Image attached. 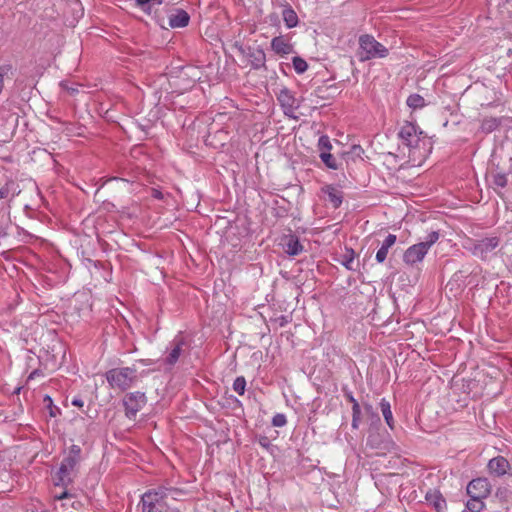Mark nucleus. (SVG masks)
I'll list each match as a JSON object with an SVG mask.
<instances>
[{"instance_id":"nucleus-1","label":"nucleus","mask_w":512,"mask_h":512,"mask_svg":"<svg viewBox=\"0 0 512 512\" xmlns=\"http://www.w3.org/2000/svg\"><path fill=\"white\" fill-rule=\"evenodd\" d=\"M82 449L79 445H71L65 454L58 471L53 478L54 485L61 488L60 492L55 491L53 498L55 500H64L72 498L68 486L72 485L78 473V465L82 460Z\"/></svg>"},{"instance_id":"nucleus-42","label":"nucleus","mask_w":512,"mask_h":512,"mask_svg":"<svg viewBox=\"0 0 512 512\" xmlns=\"http://www.w3.org/2000/svg\"><path fill=\"white\" fill-rule=\"evenodd\" d=\"M72 405L82 408L84 406V401L81 397H74L71 401Z\"/></svg>"},{"instance_id":"nucleus-17","label":"nucleus","mask_w":512,"mask_h":512,"mask_svg":"<svg viewBox=\"0 0 512 512\" xmlns=\"http://www.w3.org/2000/svg\"><path fill=\"white\" fill-rule=\"evenodd\" d=\"M425 500L433 506L437 512L446 510V500L438 490H429L425 495Z\"/></svg>"},{"instance_id":"nucleus-38","label":"nucleus","mask_w":512,"mask_h":512,"mask_svg":"<svg viewBox=\"0 0 512 512\" xmlns=\"http://www.w3.org/2000/svg\"><path fill=\"white\" fill-rule=\"evenodd\" d=\"M342 392L344 394V397L352 404V406H359L358 401L355 399L352 391L349 390L347 386L342 387Z\"/></svg>"},{"instance_id":"nucleus-25","label":"nucleus","mask_w":512,"mask_h":512,"mask_svg":"<svg viewBox=\"0 0 512 512\" xmlns=\"http://www.w3.org/2000/svg\"><path fill=\"white\" fill-rule=\"evenodd\" d=\"M406 104L414 110L421 109L426 106L425 99L417 93L409 95L406 100Z\"/></svg>"},{"instance_id":"nucleus-15","label":"nucleus","mask_w":512,"mask_h":512,"mask_svg":"<svg viewBox=\"0 0 512 512\" xmlns=\"http://www.w3.org/2000/svg\"><path fill=\"white\" fill-rule=\"evenodd\" d=\"M271 49L281 57L294 52L293 45L284 36H276L272 38Z\"/></svg>"},{"instance_id":"nucleus-22","label":"nucleus","mask_w":512,"mask_h":512,"mask_svg":"<svg viewBox=\"0 0 512 512\" xmlns=\"http://www.w3.org/2000/svg\"><path fill=\"white\" fill-rule=\"evenodd\" d=\"M282 18L287 28H294L298 25L299 19L296 12L289 5L282 11Z\"/></svg>"},{"instance_id":"nucleus-29","label":"nucleus","mask_w":512,"mask_h":512,"mask_svg":"<svg viewBox=\"0 0 512 512\" xmlns=\"http://www.w3.org/2000/svg\"><path fill=\"white\" fill-rule=\"evenodd\" d=\"M319 157H320L321 161L329 169H332V170L338 169L337 161H336L335 157L330 152H326V151L320 152Z\"/></svg>"},{"instance_id":"nucleus-41","label":"nucleus","mask_w":512,"mask_h":512,"mask_svg":"<svg viewBox=\"0 0 512 512\" xmlns=\"http://www.w3.org/2000/svg\"><path fill=\"white\" fill-rule=\"evenodd\" d=\"M363 152V149L360 145H353L351 147V151L350 153L356 155V156H360V154Z\"/></svg>"},{"instance_id":"nucleus-30","label":"nucleus","mask_w":512,"mask_h":512,"mask_svg":"<svg viewBox=\"0 0 512 512\" xmlns=\"http://www.w3.org/2000/svg\"><path fill=\"white\" fill-rule=\"evenodd\" d=\"M335 90H336V88L333 85L319 86L315 90V95L322 100H327L329 98L334 97V95L332 93H329V91L334 92Z\"/></svg>"},{"instance_id":"nucleus-13","label":"nucleus","mask_w":512,"mask_h":512,"mask_svg":"<svg viewBox=\"0 0 512 512\" xmlns=\"http://www.w3.org/2000/svg\"><path fill=\"white\" fill-rule=\"evenodd\" d=\"M487 469L490 475L501 477L510 471L511 466L505 457L497 456L489 460Z\"/></svg>"},{"instance_id":"nucleus-36","label":"nucleus","mask_w":512,"mask_h":512,"mask_svg":"<svg viewBox=\"0 0 512 512\" xmlns=\"http://www.w3.org/2000/svg\"><path fill=\"white\" fill-rule=\"evenodd\" d=\"M318 148H319L320 152H323V151L329 152L332 149V144L327 135L320 136V138L318 140Z\"/></svg>"},{"instance_id":"nucleus-34","label":"nucleus","mask_w":512,"mask_h":512,"mask_svg":"<svg viewBox=\"0 0 512 512\" xmlns=\"http://www.w3.org/2000/svg\"><path fill=\"white\" fill-rule=\"evenodd\" d=\"M246 379L243 376H238L233 382V390L239 395L245 393Z\"/></svg>"},{"instance_id":"nucleus-4","label":"nucleus","mask_w":512,"mask_h":512,"mask_svg":"<svg viewBox=\"0 0 512 512\" xmlns=\"http://www.w3.org/2000/svg\"><path fill=\"white\" fill-rule=\"evenodd\" d=\"M136 373L132 367L113 368L105 373V378L111 388L126 391L136 380Z\"/></svg>"},{"instance_id":"nucleus-2","label":"nucleus","mask_w":512,"mask_h":512,"mask_svg":"<svg viewBox=\"0 0 512 512\" xmlns=\"http://www.w3.org/2000/svg\"><path fill=\"white\" fill-rule=\"evenodd\" d=\"M438 231L430 232L424 241L416 243L408 247L403 254V262L408 266H414L422 262L427 255L429 249L439 240Z\"/></svg>"},{"instance_id":"nucleus-48","label":"nucleus","mask_w":512,"mask_h":512,"mask_svg":"<svg viewBox=\"0 0 512 512\" xmlns=\"http://www.w3.org/2000/svg\"><path fill=\"white\" fill-rule=\"evenodd\" d=\"M493 512H500V511H499V508H496V507H495V509L493 510Z\"/></svg>"},{"instance_id":"nucleus-5","label":"nucleus","mask_w":512,"mask_h":512,"mask_svg":"<svg viewBox=\"0 0 512 512\" xmlns=\"http://www.w3.org/2000/svg\"><path fill=\"white\" fill-rule=\"evenodd\" d=\"M501 242L500 237L491 236L478 240H471V246L468 248L471 254L482 261H487L494 255L495 250L499 247Z\"/></svg>"},{"instance_id":"nucleus-35","label":"nucleus","mask_w":512,"mask_h":512,"mask_svg":"<svg viewBox=\"0 0 512 512\" xmlns=\"http://www.w3.org/2000/svg\"><path fill=\"white\" fill-rule=\"evenodd\" d=\"M361 421V408L359 406H352V422L351 426L353 429H358Z\"/></svg>"},{"instance_id":"nucleus-20","label":"nucleus","mask_w":512,"mask_h":512,"mask_svg":"<svg viewBox=\"0 0 512 512\" xmlns=\"http://www.w3.org/2000/svg\"><path fill=\"white\" fill-rule=\"evenodd\" d=\"M355 252L352 248L345 247L344 253L341 254L339 262L347 270L356 271L359 267V263H355Z\"/></svg>"},{"instance_id":"nucleus-7","label":"nucleus","mask_w":512,"mask_h":512,"mask_svg":"<svg viewBox=\"0 0 512 512\" xmlns=\"http://www.w3.org/2000/svg\"><path fill=\"white\" fill-rule=\"evenodd\" d=\"M122 403L125 410V416L130 420H134L137 413L147 404V397L144 392H129L125 394Z\"/></svg>"},{"instance_id":"nucleus-40","label":"nucleus","mask_w":512,"mask_h":512,"mask_svg":"<svg viewBox=\"0 0 512 512\" xmlns=\"http://www.w3.org/2000/svg\"><path fill=\"white\" fill-rule=\"evenodd\" d=\"M12 69L11 65H2L0 66V92L3 89L4 76L7 75Z\"/></svg>"},{"instance_id":"nucleus-27","label":"nucleus","mask_w":512,"mask_h":512,"mask_svg":"<svg viewBox=\"0 0 512 512\" xmlns=\"http://www.w3.org/2000/svg\"><path fill=\"white\" fill-rule=\"evenodd\" d=\"M484 499L485 498L470 497L466 503V508L469 512H481L485 507Z\"/></svg>"},{"instance_id":"nucleus-18","label":"nucleus","mask_w":512,"mask_h":512,"mask_svg":"<svg viewBox=\"0 0 512 512\" xmlns=\"http://www.w3.org/2000/svg\"><path fill=\"white\" fill-rule=\"evenodd\" d=\"M190 16L183 9H177L169 16V26L172 28H183L189 24Z\"/></svg>"},{"instance_id":"nucleus-23","label":"nucleus","mask_w":512,"mask_h":512,"mask_svg":"<svg viewBox=\"0 0 512 512\" xmlns=\"http://www.w3.org/2000/svg\"><path fill=\"white\" fill-rule=\"evenodd\" d=\"M380 409H381V412H382L383 417L385 419V422L387 423L389 428L391 430H393L394 426H395V422H394V419H393V414H392V411H391L390 402L387 401L385 398H382L381 401H380Z\"/></svg>"},{"instance_id":"nucleus-9","label":"nucleus","mask_w":512,"mask_h":512,"mask_svg":"<svg viewBox=\"0 0 512 512\" xmlns=\"http://www.w3.org/2000/svg\"><path fill=\"white\" fill-rule=\"evenodd\" d=\"M423 131L412 122H405L399 132L398 137L404 145L409 148H416L420 142Z\"/></svg>"},{"instance_id":"nucleus-14","label":"nucleus","mask_w":512,"mask_h":512,"mask_svg":"<svg viewBox=\"0 0 512 512\" xmlns=\"http://www.w3.org/2000/svg\"><path fill=\"white\" fill-rule=\"evenodd\" d=\"M185 341L182 337H176L170 343V351L164 362L168 366H173L180 358Z\"/></svg>"},{"instance_id":"nucleus-32","label":"nucleus","mask_w":512,"mask_h":512,"mask_svg":"<svg viewBox=\"0 0 512 512\" xmlns=\"http://www.w3.org/2000/svg\"><path fill=\"white\" fill-rule=\"evenodd\" d=\"M292 64H293V68L297 74H303L308 69L307 62L299 56L293 57Z\"/></svg>"},{"instance_id":"nucleus-10","label":"nucleus","mask_w":512,"mask_h":512,"mask_svg":"<svg viewBox=\"0 0 512 512\" xmlns=\"http://www.w3.org/2000/svg\"><path fill=\"white\" fill-rule=\"evenodd\" d=\"M277 100L286 116L296 118L294 113L298 105L296 104V98L291 90L286 87L281 88L277 93Z\"/></svg>"},{"instance_id":"nucleus-21","label":"nucleus","mask_w":512,"mask_h":512,"mask_svg":"<svg viewBox=\"0 0 512 512\" xmlns=\"http://www.w3.org/2000/svg\"><path fill=\"white\" fill-rule=\"evenodd\" d=\"M323 193L327 196V200L334 208L340 207L343 201V195L340 190L332 185H326L322 188Z\"/></svg>"},{"instance_id":"nucleus-37","label":"nucleus","mask_w":512,"mask_h":512,"mask_svg":"<svg viewBox=\"0 0 512 512\" xmlns=\"http://www.w3.org/2000/svg\"><path fill=\"white\" fill-rule=\"evenodd\" d=\"M287 424V418L283 413H277L272 418V425L274 427H283Z\"/></svg>"},{"instance_id":"nucleus-39","label":"nucleus","mask_w":512,"mask_h":512,"mask_svg":"<svg viewBox=\"0 0 512 512\" xmlns=\"http://www.w3.org/2000/svg\"><path fill=\"white\" fill-rule=\"evenodd\" d=\"M368 443H369L372 447H374V448H379V449H389V448L393 445V443H392V441H391V440H387V441H384V442L382 443V444H383V446H380V445H378V444H376V443H375V440H374V438H373L372 436H369V438H368Z\"/></svg>"},{"instance_id":"nucleus-16","label":"nucleus","mask_w":512,"mask_h":512,"mask_svg":"<svg viewBox=\"0 0 512 512\" xmlns=\"http://www.w3.org/2000/svg\"><path fill=\"white\" fill-rule=\"evenodd\" d=\"M284 251L289 256H297L303 251V245L300 243L299 238L295 235L285 236L283 239Z\"/></svg>"},{"instance_id":"nucleus-43","label":"nucleus","mask_w":512,"mask_h":512,"mask_svg":"<svg viewBox=\"0 0 512 512\" xmlns=\"http://www.w3.org/2000/svg\"><path fill=\"white\" fill-rule=\"evenodd\" d=\"M9 194V189L7 186L0 187V199H5Z\"/></svg>"},{"instance_id":"nucleus-8","label":"nucleus","mask_w":512,"mask_h":512,"mask_svg":"<svg viewBox=\"0 0 512 512\" xmlns=\"http://www.w3.org/2000/svg\"><path fill=\"white\" fill-rule=\"evenodd\" d=\"M140 504L142 512H167L166 508L169 505L161 499V495L155 488L147 490L141 496Z\"/></svg>"},{"instance_id":"nucleus-46","label":"nucleus","mask_w":512,"mask_h":512,"mask_svg":"<svg viewBox=\"0 0 512 512\" xmlns=\"http://www.w3.org/2000/svg\"><path fill=\"white\" fill-rule=\"evenodd\" d=\"M364 408H365L367 413H372L373 412V407L370 404H365Z\"/></svg>"},{"instance_id":"nucleus-31","label":"nucleus","mask_w":512,"mask_h":512,"mask_svg":"<svg viewBox=\"0 0 512 512\" xmlns=\"http://www.w3.org/2000/svg\"><path fill=\"white\" fill-rule=\"evenodd\" d=\"M507 496H508V490L506 488H498L490 500L491 504L499 505V502L506 503L507 502Z\"/></svg>"},{"instance_id":"nucleus-6","label":"nucleus","mask_w":512,"mask_h":512,"mask_svg":"<svg viewBox=\"0 0 512 512\" xmlns=\"http://www.w3.org/2000/svg\"><path fill=\"white\" fill-rule=\"evenodd\" d=\"M234 47L238 50V52L245 58L247 64L250 65L251 69L254 70H267L266 66V54L260 46L251 47V46H243L242 44L236 42Z\"/></svg>"},{"instance_id":"nucleus-47","label":"nucleus","mask_w":512,"mask_h":512,"mask_svg":"<svg viewBox=\"0 0 512 512\" xmlns=\"http://www.w3.org/2000/svg\"><path fill=\"white\" fill-rule=\"evenodd\" d=\"M233 400H234V402L240 404V401L237 398H234Z\"/></svg>"},{"instance_id":"nucleus-12","label":"nucleus","mask_w":512,"mask_h":512,"mask_svg":"<svg viewBox=\"0 0 512 512\" xmlns=\"http://www.w3.org/2000/svg\"><path fill=\"white\" fill-rule=\"evenodd\" d=\"M491 492V485L486 478H476L467 485L469 497L487 498Z\"/></svg>"},{"instance_id":"nucleus-45","label":"nucleus","mask_w":512,"mask_h":512,"mask_svg":"<svg viewBox=\"0 0 512 512\" xmlns=\"http://www.w3.org/2000/svg\"><path fill=\"white\" fill-rule=\"evenodd\" d=\"M38 376H42V372L39 370V369H35L34 371H32L29 376H28V380H31V379H34Z\"/></svg>"},{"instance_id":"nucleus-28","label":"nucleus","mask_w":512,"mask_h":512,"mask_svg":"<svg viewBox=\"0 0 512 512\" xmlns=\"http://www.w3.org/2000/svg\"><path fill=\"white\" fill-rule=\"evenodd\" d=\"M493 184L496 187L505 188L508 184L507 174L500 172L498 169L492 171Z\"/></svg>"},{"instance_id":"nucleus-33","label":"nucleus","mask_w":512,"mask_h":512,"mask_svg":"<svg viewBox=\"0 0 512 512\" xmlns=\"http://www.w3.org/2000/svg\"><path fill=\"white\" fill-rule=\"evenodd\" d=\"M46 409L49 411L51 417H56L60 413V409L53 404V400L49 395H46L43 399Z\"/></svg>"},{"instance_id":"nucleus-44","label":"nucleus","mask_w":512,"mask_h":512,"mask_svg":"<svg viewBox=\"0 0 512 512\" xmlns=\"http://www.w3.org/2000/svg\"><path fill=\"white\" fill-rule=\"evenodd\" d=\"M152 197L155 198V199H158V200H161L163 199V194L161 191H159L158 189H152V193H151Z\"/></svg>"},{"instance_id":"nucleus-26","label":"nucleus","mask_w":512,"mask_h":512,"mask_svg":"<svg viewBox=\"0 0 512 512\" xmlns=\"http://www.w3.org/2000/svg\"><path fill=\"white\" fill-rule=\"evenodd\" d=\"M135 6L140 8L143 12L150 14L155 5H160L163 0H134Z\"/></svg>"},{"instance_id":"nucleus-3","label":"nucleus","mask_w":512,"mask_h":512,"mask_svg":"<svg viewBox=\"0 0 512 512\" xmlns=\"http://www.w3.org/2000/svg\"><path fill=\"white\" fill-rule=\"evenodd\" d=\"M388 49L378 42L372 35L365 34L359 38L358 59L361 62L374 58H385L388 55Z\"/></svg>"},{"instance_id":"nucleus-24","label":"nucleus","mask_w":512,"mask_h":512,"mask_svg":"<svg viewBox=\"0 0 512 512\" xmlns=\"http://www.w3.org/2000/svg\"><path fill=\"white\" fill-rule=\"evenodd\" d=\"M501 124V120L496 117L484 118L481 122V130L484 133H491L495 131Z\"/></svg>"},{"instance_id":"nucleus-19","label":"nucleus","mask_w":512,"mask_h":512,"mask_svg":"<svg viewBox=\"0 0 512 512\" xmlns=\"http://www.w3.org/2000/svg\"><path fill=\"white\" fill-rule=\"evenodd\" d=\"M397 237L394 234H388L385 240L383 241L381 247L376 252V261L378 263H383L388 255L389 249L396 243Z\"/></svg>"},{"instance_id":"nucleus-11","label":"nucleus","mask_w":512,"mask_h":512,"mask_svg":"<svg viewBox=\"0 0 512 512\" xmlns=\"http://www.w3.org/2000/svg\"><path fill=\"white\" fill-rule=\"evenodd\" d=\"M155 489L158 494L161 495V499H163L165 503H168L169 499L183 501L188 496L187 490L171 486L168 482L155 487Z\"/></svg>"}]
</instances>
